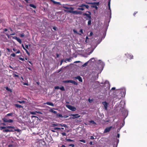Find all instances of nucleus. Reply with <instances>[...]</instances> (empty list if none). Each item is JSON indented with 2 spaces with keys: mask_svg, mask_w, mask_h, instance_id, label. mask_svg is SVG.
<instances>
[{
  "mask_svg": "<svg viewBox=\"0 0 147 147\" xmlns=\"http://www.w3.org/2000/svg\"><path fill=\"white\" fill-rule=\"evenodd\" d=\"M94 59V58H91L88 61H92Z\"/></svg>",
  "mask_w": 147,
  "mask_h": 147,
  "instance_id": "obj_59",
  "label": "nucleus"
},
{
  "mask_svg": "<svg viewBox=\"0 0 147 147\" xmlns=\"http://www.w3.org/2000/svg\"><path fill=\"white\" fill-rule=\"evenodd\" d=\"M3 30L5 32H6L7 31V28H5Z\"/></svg>",
  "mask_w": 147,
  "mask_h": 147,
  "instance_id": "obj_61",
  "label": "nucleus"
},
{
  "mask_svg": "<svg viewBox=\"0 0 147 147\" xmlns=\"http://www.w3.org/2000/svg\"><path fill=\"white\" fill-rule=\"evenodd\" d=\"M20 53V50H18V51L16 52V54H18V53Z\"/></svg>",
  "mask_w": 147,
  "mask_h": 147,
  "instance_id": "obj_56",
  "label": "nucleus"
},
{
  "mask_svg": "<svg viewBox=\"0 0 147 147\" xmlns=\"http://www.w3.org/2000/svg\"><path fill=\"white\" fill-rule=\"evenodd\" d=\"M88 101H89V102L91 103L92 101H93V99H92L90 100V98H89L88 99Z\"/></svg>",
  "mask_w": 147,
  "mask_h": 147,
  "instance_id": "obj_47",
  "label": "nucleus"
},
{
  "mask_svg": "<svg viewBox=\"0 0 147 147\" xmlns=\"http://www.w3.org/2000/svg\"><path fill=\"white\" fill-rule=\"evenodd\" d=\"M13 39L16 40L20 44H21L22 41L21 39L15 36H13Z\"/></svg>",
  "mask_w": 147,
  "mask_h": 147,
  "instance_id": "obj_8",
  "label": "nucleus"
},
{
  "mask_svg": "<svg viewBox=\"0 0 147 147\" xmlns=\"http://www.w3.org/2000/svg\"><path fill=\"white\" fill-rule=\"evenodd\" d=\"M84 18L86 20H89L88 22V26L90 25L91 24V19H88L87 18L85 17Z\"/></svg>",
  "mask_w": 147,
  "mask_h": 147,
  "instance_id": "obj_16",
  "label": "nucleus"
},
{
  "mask_svg": "<svg viewBox=\"0 0 147 147\" xmlns=\"http://www.w3.org/2000/svg\"><path fill=\"white\" fill-rule=\"evenodd\" d=\"M74 79H78L79 81L81 82H82V78L80 76H78L77 77H75L74 78Z\"/></svg>",
  "mask_w": 147,
  "mask_h": 147,
  "instance_id": "obj_10",
  "label": "nucleus"
},
{
  "mask_svg": "<svg viewBox=\"0 0 147 147\" xmlns=\"http://www.w3.org/2000/svg\"><path fill=\"white\" fill-rule=\"evenodd\" d=\"M64 11L65 12H66L67 13L69 12L70 13H73L74 14H77V13H78V11H72V10H64Z\"/></svg>",
  "mask_w": 147,
  "mask_h": 147,
  "instance_id": "obj_5",
  "label": "nucleus"
},
{
  "mask_svg": "<svg viewBox=\"0 0 147 147\" xmlns=\"http://www.w3.org/2000/svg\"><path fill=\"white\" fill-rule=\"evenodd\" d=\"M53 28L55 30H56L57 29V28L56 27H53Z\"/></svg>",
  "mask_w": 147,
  "mask_h": 147,
  "instance_id": "obj_57",
  "label": "nucleus"
},
{
  "mask_svg": "<svg viewBox=\"0 0 147 147\" xmlns=\"http://www.w3.org/2000/svg\"><path fill=\"white\" fill-rule=\"evenodd\" d=\"M56 115L57 116L59 117H62V115H61V114H57H57H56Z\"/></svg>",
  "mask_w": 147,
  "mask_h": 147,
  "instance_id": "obj_39",
  "label": "nucleus"
},
{
  "mask_svg": "<svg viewBox=\"0 0 147 147\" xmlns=\"http://www.w3.org/2000/svg\"><path fill=\"white\" fill-rule=\"evenodd\" d=\"M13 114L12 113H10L7 114L6 115V116H11Z\"/></svg>",
  "mask_w": 147,
  "mask_h": 147,
  "instance_id": "obj_40",
  "label": "nucleus"
},
{
  "mask_svg": "<svg viewBox=\"0 0 147 147\" xmlns=\"http://www.w3.org/2000/svg\"><path fill=\"white\" fill-rule=\"evenodd\" d=\"M63 7L65 9H70V10H73L74 9V7H69L67 6H63Z\"/></svg>",
  "mask_w": 147,
  "mask_h": 147,
  "instance_id": "obj_14",
  "label": "nucleus"
},
{
  "mask_svg": "<svg viewBox=\"0 0 147 147\" xmlns=\"http://www.w3.org/2000/svg\"><path fill=\"white\" fill-rule=\"evenodd\" d=\"M127 57L129 58L130 59H132L133 58V56L132 55H130V54H127Z\"/></svg>",
  "mask_w": 147,
  "mask_h": 147,
  "instance_id": "obj_23",
  "label": "nucleus"
},
{
  "mask_svg": "<svg viewBox=\"0 0 147 147\" xmlns=\"http://www.w3.org/2000/svg\"><path fill=\"white\" fill-rule=\"evenodd\" d=\"M12 143L8 145L7 147H18V146L16 142L11 141Z\"/></svg>",
  "mask_w": 147,
  "mask_h": 147,
  "instance_id": "obj_2",
  "label": "nucleus"
},
{
  "mask_svg": "<svg viewBox=\"0 0 147 147\" xmlns=\"http://www.w3.org/2000/svg\"><path fill=\"white\" fill-rule=\"evenodd\" d=\"M13 77H19V76L18 75H17V74H13Z\"/></svg>",
  "mask_w": 147,
  "mask_h": 147,
  "instance_id": "obj_42",
  "label": "nucleus"
},
{
  "mask_svg": "<svg viewBox=\"0 0 147 147\" xmlns=\"http://www.w3.org/2000/svg\"><path fill=\"white\" fill-rule=\"evenodd\" d=\"M87 12H88L89 14H87L86 13H83V16H86L88 18V19H91V13L90 11H87Z\"/></svg>",
  "mask_w": 147,
  "mask_h": 147,
  "instance_id": "obj_3",
  "label": "nucleus"
},
{
  "mask_svg": "<svg viewBox=\"0 0 147 147\" xmlns=\"http://www.w3.org/2000/svg\"><path fill=\"white\" fill-rule=\"evenodd\" d=\"M111 128H112L111 127H107L105 129L104 132V133H107V132H109L110 131V130H111Z\"/></svg>",
  "mask_w": 147,
  "mask_h": 147,
  "instance_id": "obj_13",
  "label": "nucleus"
},
{
  "mask_svg": "<svg viewBox=\"0 0 147 147\" xmlns=\"http://www.w3.org/2000/svg\"><path fill=\"white\" fill-rule=\"evenodd\" d=\"M85 5V4H81V5L79 6V7H84Z\"/></svg>",
  "mask_w": 147,
  "mask_h": 147,
  "instance_id": "obj_53",
  "label": "nucleus"
},
{
  "mask_svg": "<svg viewBox=\"0 0 147 147\" xmlns=\"http://www.w3.org/2000/svg\"><path fill=\"white\" fill-rule=\"evenodd\" d=\"M88 62H89V61H88L87 62H86L85 63H84L83 65H82V67H84L88 65Z\"/></svg>",
  "mask_w": 147,
  "mask_h": 147,
  "instance_id": "obj_29",
  "label": "nucleus"
},
{
  "mask_svg": "<svg viewBox=\"0 0 147 147\" xmlns=\"http://www.w3.org/2000/svg\"><path fill=\"white\" fill-rule=\"evenodd\" d=\"M13 122V120L12 119H9L8 120L7 122L8 123H12Z\"/></svg>",
  "mask_w": 147,
  "mask_h": 147,
  "instance_id": "obj_38",
  "label": "nucleus"
},
{
  "mask_svg": "<svg viewBox=\"0 0 147 147\" xmlns=\"http://www.w3.org/2000/svg\"><path fill=\"white\" fill-rule=\"evenodd\" d=\"M15 107H16L17 108H23V106H21V105H19L18 104H16L15 105Z\"/></svg>",
  "mask_w": 147,
  "mask_h": 147,
  "instance_id": "obj_18",
  "label": "nucleus"
},
{
  "mask_svg": "<svg viewBox=\"0 0 147 147\" xmlns=\"http://www.w3.org/2000/svg\"><path fill=\"white\" fill-rule=\"evenodd\" d=\"M6 88V89L8 91H11V90L8 87H6V88Z\"/></svg>",
  "mask_w": 147,
  "mask_h": 147,
  "instance_id": "obj_41",
  "label": "nucleus"
},
{
  "mask_svg": "<svg viewBox=\"0 0 147 147\" xmlns=\"http://www.w3.org/2000/svg\"><path fill=\"white\" fill-rule=\"evenodd\" d=\"M102 104L103 105L104 107L105 108V109L106 110H107V106L108 105V104L107 102L105 101L103 102H102Z\"/></svg>",
  "mask_w": 147,
  "mask_h": 147,
  "instance_id": "obj_9",
  "label": "nucleus"
},
{
  "mask_svg": "<svg viewBox=\"0 0 147 147\" xmlns=\"http://www.w3.org/2000/svg\"><path fill=\"white\" fill-rule=\"evenodd\" d=\"M71 115L73 116L72 118L73 119H74L77 118H78L80 117V116L78 114H72Z\"/></svg>",
  "mask_w": 147,
  "mask_h": 147,
  "instance_id": "obj_12",
  "label": "nucleus"
},
{
  "mask_svg": "<svg viewBox=\"0 0 147 147\" xmlns=\"http://www.w3.org/2000/svg\"><path fill=\"white\" fill-rule=\"evenodd\" d=\"M9 132H13L15 131H17L18 132H20V129H9Z\"/></svg>",
  "mask_w": 147,
  "mask_h": 147,
  "instance_id": "obj_15",
  "label": "nucleus"
},
{
  "mask_svg": "<svg viewBox=\"0 0 147 147\" xmlns=\"http://www.w3.org/2000/svg\"><path fill=\"white\" fill-rule=\"evenodd\" d=\"M52 1L53 2V3L55 4L61 5L60 3L59 2L55 1L54 0H52Z\"/></svg>",
  "mask_w": 147,
  "mask_h": 147,
  "instance_id": "obj_20",
  "label": "nucleus"
},
{
  "mask_svg": "<svg viewBox=\"0 0 147 147\" xmlns=\"http://www.w3.org/2000/svg\"><path fill=\"white\" fill-rule=\"evenodd\" d=\"M67 60L68 61L70 62V61L71 60V59L69 58H68V59H67Z\"/></svg>",
  "mask_w": 147,
  "mask_h": 147,
  "instance_id": "obj_62",
  "label": "nucleus"
},
{
  "mask_svg": "<svg viewBox=\"0 0 147 147\" xmlns=\"http://www.w3.org/2000/svg\"><path fill=\"white\" fill-rule=\"evenodd\" d=\"M84 7H85L87 9H88V8L89 7V6L88 5H85V4L84 5Z\"/></svg>",
  "mask_w": 147,
  "mask_h": 147,
  "instance_id": "obj_45",
  "label": "nucleus"
},
{
  "mask_svg": "<svg viewBox=\"0 0 147 147\" xmlns=\"http://www.w3.org/2000/svg\"><path fill=\"white\" fill-rule=\"evenodd\" d=\"M36 113H40L39 112L35 111V112H30V113L32 115H35Z\"/></svg>",
  "mask_w": 147,
  "mask_h": 147,
  "instance_id": "obj_22",
  "label": "nucleus"
},
{
  "mask_svg": "<svg viewBox=\"0 0 147 147\" xmlns=\"http://www.w3.org/2000/svg\"><path fill=\"white\" fill-rule=\"evenodd\" d=\"M62 134L63 136H65L66 135V134L65 132H63L62 133Z\"/></svg>",
  "mask_w": 147,
  "mask_h": 147,
  "instance_id": "obj_54",
  "label": "nucleus"
},
{
  "mask_svg": "<svg viewBox=\"0 0 147 147\" xmlns=\"http://www.w3.org/2000/svg\"><path fill=\"white\" fill-rule=\"evenodd\" d=\"M3 119V121L4 122H7V121H8V120L7 119L5 118H4L3 119Z\"/></svg>",
  "mask_w": 147,
  "mask_h": 147,
  "instance_id": "obj_33",
  "label": "nucleus"
},
{
  "mask_svg": "<svg viewBox=\"0 0 147 147\" xmlns=\"http://www.w3.org/2000/svg\"><path fill=\"white\" fill-rule=\"evenodd\" d=\"M24 50L25 51L26 53H27V54L29 55H30V53L28 52V51L25 48L24 49Z\"/></svg>",
  "mask_w": 147,
  "mask_h": 147,
  "instance_id": "obj_34",
  "label": "nucleus"
},
{
  "mask_svg": "<svg viewBox=\"0 0 147 147\" xmlns=\"http://www.w3.org/2000/svg\"><path fill=\"white\" fill-rule=\"evenodd\" d=\"M108 6L109 7V9L110 10L111 12V9H110V0H109L108 3Z\"/></svg>",
  "mask_w": 147,
  "mask_h": 147,
  "instance_id": "obj_26",
  "label": "nucleus"
},
{
  "mask_svg": "<svg viewBox=\"0 0 147 147\" xmlns=\"http://www.w3.org/2000/svg\"><path fill=\"white\" fill-rule=\"evenodd\" d=\"M29 6L30 7H32L34 9H36V6H35L33 4H29Z\"/></svg>",
  "mask_w": 147,
  "mask_h": 147,
  "instance_id": "obj_21",
  "label": "nucleus"
},
{
  "mask_svg": "<svg viewBox=\"0 0 147 147\" xmlns=\"http://www.w3.org/2000/svg\"><path fill=\"white\" fill-rule=\"evenodd\" d=\"M15 127L13 126H8L7 127H3V126H1L0 127V129L1 130H2L3 129H6V128H12L13 129H15Z\"/></svg>",
  "mask_w": 147,
  "mask_h": 147,
  "instance_id": "obj_6",
  "label": "nucleus"
},
{
  "mask_svg": "<svg viewBox=\"0 0 147 147\" xmlns=\"http://www.w3.org/2000/svg\"><path fill=\"white\" fill-rule=\"evenodd\" d=\"M50 112H52L55 114H57V112L55 111H54L52 109H50Z\"/></svg>",
  "mask_w": 147,
  "mask_h": 147,
  "instance_id": "obj_25",
  "label": "nucleus"
},
{
  "mask_svg": "<svg viewBox=\"0 0 147 147\" xmlns=\"http://www.w3.org/2000/svg\"><path fill=\"white\" fill-rule=\"evenodd\" d=\"M93 34V33L92 32H91L90 34V36H92Z\"/></svg>",
  "mask_w": 147,
  "mask_h": 147,
  "instance_id": "obj_60",
  "label": "nucleus"
},
{
  "mask_svg": "<svg viewBox=\"0 0 147 147\" xmlns=\"http://www.w3.org/2000/svg\"><path fill=\"white\" fill-rule=\"evenodd\" d=\"M25 47L27 49H28V45H25Z\"/></svg>",
  "mask_w": 147,
  "mask_h": 147,
  "instance_id": "obj_55",
  "label": "nucleus"
},
{
  "mask_svg": "<svg viewBox=\"0 0 147 147\" xmlns=\"http://www.w3.org/2000/svg\"><path fill=\"white\" fill-rule=\"evenodd\" d=\"M71 83L73 84H74L75 85H78V83H77L75 81L71 80Z\"/></svg>",
  "mask_w": 147,
  "mask_h": 147,
  "instance_id": "obj_27",
  "label": "nucleus"
},
{
  "mask_svg": "<svg viewBox=\"0 0 147 147\" xmlns=\"http://www.w3.org/2000/svg\"><path fill=\"white\" fill-rule=\"evenodd\" d=\"M64 128L63 127L59 128V127H55L54 129V130H60L61 129H64Z\"/></svg>",
  "mask_w": 147,
  "mask_h": 147,
  "instance_id": "obj_28",
  "label": "nucleus"
},
{
  "mask_svg": "<svg viewBox=\"0 0 147 147\" xmlns=\"http://www.w3.org/2000/svg\"><path fill=\"white\" fill-rule=\"evenodd\" d=\"M66 107L69 109L73 111H75L76 110V108L70 105H66Z\"/></svg>",
  "mask_w": 147,
  "mask_h": 147,
  "instance_id": "obj_4",
  "label": "nucleus"
},
{
  "mask_svg": "<svg viewBox=\"0 0 147 147\" xmlns=\"http://www.w3.org/2000/svg\"><path fill=\"white\" fill-rule=\"evenodd\" d=\"M11 56L14 57L16 56V54L14 53H13L11 55Z\"/></svg>",
  "mask_w": 147,
  "mask_h": 147,
  "instance_id": "obj_43",
  "label": "nucleus"
},
{
  "mask_svg": "<svg viewBox=\"0 0 147 147\" xmlns=\"http://www.w3.org/2000/svg\"><path fill=\"white\" fill-rule=\"evenodd\" d=\"M77 9L78 10H82V11H83L84 10V8L83 7L78 8Z\"/></svg>",
  "mask_w": 147,
  "mask_h": 147,
  "instance_id": "obj_37",
  "label": "nucleus"
},
{
  "mask_svg": "<svg viewBox=\"0 0 147 147\" xmlns=\"http://www.w3.org/2000/svg\"><path fill=\"white\" fill-rule=\"evenodd\" d=\"M73 31L75 33H76L77 34H79L80 35H81V34H80V33H78L77 32V31L75 29L73 30Z\"/></svg>",
  "mask_w": 147,
  "mask_h": 147,
  "instance_id": "obj_31",
  "label": "nucleus"
},
{
  "mask_svg": "<svg viewBox=\"0 0 147 147\" xmlns=\"http://www.w3.org/2000/svg\"><path fill=\"white\" fill-rule=\"evenodd\" d=\"M82 12L81 11H78L77 13V14H82Z\"/></svg>",
  "mask_w": 147,
  "mask_h": 147,
  "instance_id": "obj_51",
  "label": "nucleus"
},
{
  "mask_svg": "<svg viewBox=\"0 0 147 147\" xmlns=\"http://www.w3.org/2000/svg\"><path fill=\"white\" fill-rule=\"evenodd\" d=\"M89 122L90 123H92L93 124H96V123L93 120H91V121H89Z\"/></svg>",
  "mask_w": 147,
  "mask_h": 147,
  "instance_id": "obj_35",
  "label": "nucleus"
},
{
  "mask_svg": "<svg viewBox=\"0 0 147 147\" xmlns=\"http://www.w3.org/2000/svg\"><path fill=\"white\" fill-rule=\"evenodd\" d=\"M63 62V60H61V61L60 63V65H62V63Z\"/></svg>",
  "mask_w": 147,
  "mask_h": 147,
  "instance_id": "obj_58",
  "label": "nucleus"
},
{
  "mask_svg": "<svg viewBox=\"0 0 147 147\" xmlns=\"http://www.w3.org/2000/svg\"><path fill=\"white\" fill-rule=\"evenodd\" d=\"M20 36L21 37H23L24 36V34H20Z\"/></svg>",
  "mask_w": 147,
  "mask_h": 147,
  "instance_id": "obj_46",
  "label": "nucleus"
},
{
  "mask_svg": "<svg viewBox=\"0 0 147 147\" xmlns=\"http://www.w3.org/2000/svg\"><path fill=\"white\" fill-rule=\"evenodd\" d=\"M86 3L88 4H93L96 5H92L91 7L93 8H95L96 9H97L98 7L97 5H99V2H86Z\"/></svg>",
  "mask_w": 147,
  "mask_h": 147,
  "instance_id": "obj_1",
  "label": "nucleus"
},
{
  "mask_svg": "<svg viewBox=\"0 0 147 147\" xmlns=\"http://www.w3.org/2000/svg\"><path fill=\"white\" fill-rule=\"evenodd\" d=\"M66 140L68 142H74V141L70 139L66 138Z\"/></svg>",
  "mask_w": 147,
  "mask_h": 147,
  "instance_id": "obj_32",
  "label": "nucleus"
},
{
  "mask_svg": "<svg viewBox=\"0 0 147 147\" xmlns=\"http://www.w3.org/2000/svg\"><path fill=\"white\" fill-rule=\"evenodd\" d=\"M69 146H71V147H74L75 146L74 144H70Z\"/></svg>",
  "mask_w": 147,
  "mask_h": 147,
  "instance_id": "obj_48",
  "label": "nucleus"
},
{
  "mask_svg": "<svg viewBox=\"0 0 147 147\" xmlns=\"http://www.w3.org/2000/svg\"><path fill=\"white\" fill-rule=\"evenodd\" d=\"M58 127H67V126L65 124H63V123L58 124Z\"/></svg>",
  "mask_w": 147,
  "mask_h": 147,
  "instance_id": "obj_19",
  "label": "nucleus"
},
{
  "mask_svg": "<svg viewBox=\"0 0 147 147\" xmlns=\"http://www.w3.org/2000/svg\"><path fill=\"white\" fill-rule=\"evenodd\" d=\"M72 80H66L65 81H63V82L65 83H71V82Z\"/></svg>",
  "mask_w": 147,
  "mask_h": 147,
  "instance_id": "obj_24",
  "label": "nucleus"
},
{
  "mask_svg": "<svg viewBox=\"0 0 147 147\" xmlns=\"http://www.w3.org/2000/svg\"><path fill=\"white\" fill-rule=\"evenodd\" d=\"M58 124H53L52 125L53 127H54L55 126H58Z\"/></svg>",
  "mask_w": 147,
  "mask_h": 147,
  "instance_id": "obj_52",
  "label": "nucleus"
},
{
  "mask_svg": "<svg viewBox=\"0 0 147 147\" xmlns=\"http://www.w3.org/2000/svg\"><path fill=\"white\" fill-rule=\"evenodd\" d=\"M19 59L20 60H21L22 61H24V58H22V57H19Z\"/></svg>",
  "mask_w": 147,
  "mask_h": 147,
  "instance_id": "obj_49",
  "label": "nucleus"
},
{
  "mask_svg": "<svg viewBox=\"0 0 147 147\" xmlns=\"http://www.w3.org/2000/svg\"><path fill=\"white\" fill-rule=\"evenodd\" d=\"M117 144H114L113 145V147H117Z\"/></svg>",
  "mask_w": 147,
  "mask_h": 147,
  "instance_id": "obj_63",
  "label": "nucleus"
},
{
  "mask_svg": "<svg viewBox=\"0 0 147 147\" xmlns=\"http://www.w3.org/2000/svg\"><path fill=\"white\" fill-rule=\"evenodd\" d=\"M45 104H47V105H49L51 106L52 107H53L54 106V105L51 102H47L46 103H45Z\"/></svg>",
  "mask_w": 147,
  "mask_h": 147,
  "instance_id": "obj_17",
  "label": "nucleus"
},
{
  "mask_svg": "<svg viewBox=\"0 0 147 147\" xmlns=\"http://www.w3.org/2000/svg\"><path fill=\"white\" fill-rule=\"evenodd\" d=\"M79 141L83 142L84 143H85L86 142V141L85 140H79Z\"/></svg>",
  "mask_w": 147,
  "mask_h": 147,
  "instance_id": "obj_44",
  "label": "nucleus"
},
{
  "mask_svg": "<svg viewBox=\"0 0 147 147\" xmlns=\"http://www.w3.org/2000/svg\"><path fill=\"white\" fill-rule=\"evenodd\" d=\"M55 89H60L62 91H65V89L63 86H62L61 87H59V86H56L54 87Z\"/></svg>",
  "mask_w": 147,
  "mask_h": 147,
  "instance_id": "obj_7",
  "label": "nucleus"
},
{
  "mask_svg": "<svg viewBox=\"0 0 147 147\" xmlns=\"http://www.w3.org/2000/svg\"><path fill=\"white\" fill-rule=\"evenodd\" d=\"M80 32L81 33L80 34H83V30L82 29L80 30Z\"/></svg>",
  "mask_w": 147,
  "mask_h": 147,
  "instance_id": "obj_50",
  "label": "nucleus"
},
{
  "mask_svg": "<svg viewBox=\"0 0 147 147\" xmlns=\"http://www.w3.org/2000/svg\"><path fill=\"white\" fill-rule=\"evenodd\" d=\"M9 129H3V132L5 133L9 132Z\"/></svg>",
  "mask_w": 147,
  "mask_h": 147,
  "instance_id": "obj_30",
  "label": "nucleus"
},
{
  "mask_svg": "<svg viewBox=\"0 0 147 147\" xmlns=\"http://www.w3.org/2000/svg\"><path fill=\"white\" fill-rule=\"evenodd\" d=\"M7 50L9 52H10V49H9V48H7Z\"/></svg>",
  "mask_w": 147,
  "mask_h": 147,
  "instance_id": "obj_64",
  "label": "nucleus"
},
{
  "mask_svg": "<svg viewBox=\"0 0 147 147\" xmlns=\"http://www.w3.org/2000/svg\"><path fill=\"white\" fill-rule=\"evenodd\" d=\"M19 103H20L21 104V103H25V101H17Z\"/></svg>",
  "mask_w": 147,
  "mask_h": 147,
  "instance_id": "obj_36",
  "label": "nucleus"
},
{
  "mask_svg": "<svg viewBox=\"0 0 147 147\" xmlns=\"http://www.w3.org/2000/svg\"><path fill=\"white\" fill-rule=\"evenodd\" d=\"M118 91L121 94L123 93V95L124 96L125 95V89H123L121 90H118Z\"/></svg>",
  "mask_w": 147,
  "mask_h": 147,
  "instance_id": "obj_11",
  "label": "nucleus"
}]
</instances>
